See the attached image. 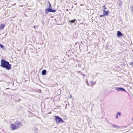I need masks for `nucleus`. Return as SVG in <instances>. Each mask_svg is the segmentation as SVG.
I'll use <instances>...</instances> for the list:
<instances>
[{
  "label": "nucleus",
  "instance_id": "nucleus-1",
  "mask_svg": "<svg viewBox=\"0 0 133 133\" xmlns=\"http://www.w3.org/2000/svg\"><path fill=\"white\" fill-rule=\"evenodd\" d=\"M0 66L3 68H5L9 70L11 68V65L9 62L3 59L1 60Z\"/></svg>",
  "mask_w": 133,
  "mask_h": 133
},
{
  "label": "nucleus",
  "instance_id": "nucleus-2",
  "mask_svg": "<svg viewBox=\"0 0 133 133\" xmlns=\"http://www.w3.org/2000/svg\"><path fill=\"white\" fill-rule=\"evenodd\" d=\"M16 125L13 124H11L10 127L12 130H14L19 128L20 126H22L21 122L17 121L15 123Z\"/></svg>",
  "mask_w": 133,
  "mask_h": 133
},
{
  "label": "nucleus",
  "instance_id": "nucleus-3",
  "mask_svg": "<svg viewBox=\"0 0 133 133\" xmlns=\"http://www.w3.org/2000/svg\"><path fill=\"white\" fill-rule=\"evenodd\" d=\"M54 117L55 118L56 123H59L60 122L63 123L64 121L60 118L58 116H55Z\"/></svg>",
  "mask_w": 133,
  "mask_h": 133
},
{
  "label": "nucleus",
  "instance_id": "nucleus-4",
  "mask_svg": "<svg viewBox=\"0 0 133 133\" xmlns=\"http://www.w3.org/2000/svg\"><path fill=\"white\" fill-rule=\"evenodd\" d=\"M56 11V10H53L51 8V7H49L48 8H46L45 10V12L46 14H47L49 12H54Z\"/></svg>",
  "mask_w": 133,
  "mask_h": 133
},
{
  "label": "nucleus",
  "instance_id": "nucleus-5",
  "mask_svg": "<svg viewBox=\"0 0 133 133\" xmlns=\"http://www.w3.org/2000/svg\"><path fill=\"white\" fill-rule=\"evenodd\" d=\"M117 36L118 37H120V36H123V35L120 31H118L117 32Z\"/></svg>",
  "mask_w": 133,
  "mask_h": 133
},
{
  "label": "nucleus",
  "instance_id": "nucleus-6",
  "mask_svg": "<svg viewBox=\"0 0 133 133\" xmlns=\"http://www.w3.org/2000/svg\"><path fill=\"white\" fill-rule=\"evenodd\" d=\"M116 89L118 91H121V90H123L124 91H125V90L123 88H119V87L117 88H116Z\"/></svg>",
  "mask_w": 133,
  "mask_h": 133
},
{
  "label": "nucleus",
  "instance_id": "nucleus-7",
  "mask_svg": "<svg viewBox=\"0 0 133 133\" xmlns=\"http://www.w3.org/2000/svg\"><path fill=\"white\" fill-rule=\"evenodd\" d=\"M5 26V25H4L3 24H0V30H3L4 29Z\"/></svg>",
  "mask_w": 133,
  "mask_h": 133
},
{
  "label": "nucleus",
  "instance_id": "nucleus-8",
  "mask_svg": "<svg viewBox=\"0 0 133 133\" xmlns=\"http://www.w3.org/2000/svg\"><path fill=\"white\" fill-rule=\"evenodd\" d=\"M103 14L104 16H107L108 15L109 12L107 11H106L105 10H103Z\"/></svg>",
  "mask_w": 133,
  "mask_h": 133
},
{
  "label": "nucleus",
  "instance_id": "nucleus-9",
  "mask_svg": "<svg viewBox=\"0 0 133 133\" xmlns=\"http://www.w3.org/2000/svg\"><path fill=\"white\" fill-rule=\"evenodd\" d=\"M46 71L45 70H44L42 71V74L43 75H45L46 73Z\"/></svg>",
  "mask_w": 133,
  "mask_h": 133
},
{
  "label": "nucleus",
  "instance_id": "nucleus-10",
  "mask_svg": "<svg viewBox=\"0 0 133 133\" xmlns=\"http://www.w3.org/2000/svg\"><path fill=\"white\" fill-rule=\"evenodd\" d=\"M0 47L2 49H4L5 48L4 46L0 43Z\"/></svg>",
  "mask_w": 133,
  "mask_h": 133
},
{
  "label": "nucleus",
  "instance_id": "nucleus-11",
  "mask_svg": "<svg viewBox=\"0 0 133 133\" xmlns=\"http://www.w3.org/2000/svg\"><path fill=\"white\" fill-rule=\"evenodd\" d=\"M75 19H74L73 20H72L71 21H69V22H71L72 23H74L75 21Z\"/></svg>",
  "mask_w": 133,
  "mask_h": 133
},
{
  "label": "nucleus",
  "instance_id": "nucleus-12",
  "mask_svg": "<svg viewBox=\"0 0 133 133\" xmlns=\"http://www.w3.org/2000/svg\"><path fill=\"white\" fill-rule=\"evenodd\" d=\"M48 3L49 4V7H52L51 5L50 2H48Z\"/></svg>",
  "mask_w": 133,
  "mask_h": 133
},
{
  "label": "nucleus",
  "instance_id": "nucleus-13",
  "mask_svg": "<svg viewBox=\"0 0 133 133\" xmlns=\"http://www.w3.org/2000/svg\"><path fill=\"white\" fill-rule=\"evenodd\" d=\"M103 7L104 8V10H105V9H107V8H106V7L105 6V5H104L103 6Z\"/></svg>",
  "mask_w": 133,
  "mask_h": 133
},
{
  "label": "nucleus",
  "instance_id": "nucleus-14",
  "mask_svg": "<svg viewBox=\"0 0 133 133\" xmlns=\"http://www.w3.org/2000/svg\"><path fill=\"white\" fill-rule=\"evenodd\" d=\"M105 16L104 15V14H103V15H101L100 16V17H103V16Z\"/></svg>",
  "mask_w": 133,
  "mask_h": 133
},
{
  "label": "nucleus",
  "instance_id": "nucleus-15",
  "mask_svg": "<svg viewBox=\"0 0 133 133\" xmlns=\"http://www.w3.org/2000/svg\"><path fill=\"white\" fill-rule=\"evenodd\" d=\"M130 64L133 66V62H131L130 63Z\"/></svg>",
  "mask_w": 133,
  "mask_h": 133
},
{
  "label": "nucleus",
  "instance_id": "nucleus-16",
  "mask_svg": "<svg viewBox=\"0 0 133 133\" xmlns=\"http://www.w3.org/2000/svg\"><path fill=\"white\" fill-rule=\"evenodd\" d=\"M118 115H121V113L119 112H118Z\"/></svg>",
  "mask_w": 133,
  "mask_h": 133
},
{
  "label": "nucleus",
  "instance_id": "nucleus-17",
  "mask_svg": "<svg viewBox=\"0 0 133 133\" xmlns=\"http://www.w3.org/2000/svg\"><path fill=\"white\" fill-rule=\"evenodd\" d=\"M118 117V115H117L116 116V118H117Z\"/></svg>",
  "mask_w": 133,
  "mask_h": 133
},
{
  "label": "nucleus",
  "instance_id": "nucleus-18",
  "mask_svg": "<svg viewBox=\"0 0 133 133\" xmlns=\"http://www.w3.org/2000/svg\"><path fill=\"white\" fill-rule=\"evenodd\" d=\"M36 27V26L35 25H34V28H35V27Z\"/></svg>",
  "mask_w": 133,
  "mask_h": 133
}]
</instances>
